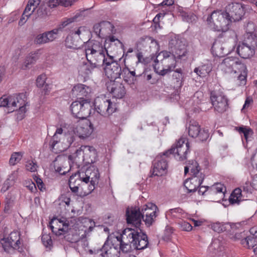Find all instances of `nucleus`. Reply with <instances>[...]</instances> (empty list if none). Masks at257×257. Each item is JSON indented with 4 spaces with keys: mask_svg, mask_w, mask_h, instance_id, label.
Wrapping results in <instances>:
<instances>
[{
    "mask_svg": "<svg viewBox=\"0 0 257 257\" xmlns=\"http://www.w3.org/2000/svg\"><path fill=\"white\" fill-rule=\"evenodd\" d=\"M170 51H162L157 55V60L162 61L169 72L176 66V63L187 59L188 51L186 40L178 36L172 38L169 41Z\"/></svg>",
    "mask_w": 257,
    "mask_h": 257,
    "instance_id": "1",
    "label": "nucleus"
},
{
    "mask_svg": "<svg viewBox=\"0 0 257 257\" xmlns=\"http://www.w3.org/2000/svg\"><path fill=\"white\" fill-rule=\"evenodd\" d=\"M85 56L87 61L90 63L91 70L95 68L104 65L107 59V52L106 45L104 46L96 41H88L84 45Z\"/></svg>",
    "mask_w": 257,
    "mask_h": 257,
    "instance_id": "2",
    "label": "nucleus"
},
{
    "mask_svg": "<svg viewBox=\"0 0 257 257\" xmlns=\"http://www.w3.org/2000/svg\"><path fill=\"white\" fill-rule=\"evenodd\" d=\"M26 95L23 93L14 94L8 97L0 98V107H6L9 113L12 112L19 108L20 113H25L26 109Z\"/></svg>",
    "mask_w": 257,
    "mask_h": 257,
    "instance_id": "3",
    "label": "nucleus"
},
{
    "mask_svg": "<svg viewBox=\"0 0 257 257\" xmlns=\"http://www.w3.org/2000/svg\"><path fill=\"white\" fill-rule=\"evenodd\" d=\"M123 238L126 237V239L133 246L138 250L144 249L149 244L147 235L142 232L140 228L132 229L127 228L123 230Z\"/></svg>",
    "mask_w": 257,
    "mask_h": 257,
    "instance_id": "4",
    "label": "nucleus"
},
{
    "mask_svg": "<svg viewBox=\"0 0 257 257\" xmlns=\"http://www.w3.org/2000/svg\"><path fill=\"white\" fill-rule=\"evenodd\" d=\"M93 104L96 111L105 117L112 114L117 109L116 103L103 95L96 97Z\"/></svg>",
    "mask_w": 257,
    "mask_h": 257,
    "instance_id": "5",
    "label": "nucleus"
},
{
    "mask_svg": "<svg viewBox=\"0 0 257 257\" xmlns=\"http://www.w3.org/2000/svg\"><path fill=\"white\" fill-rule=\"evenodd\" d=\"M225 12L214 11L207 19V22L210 27L218 31H225L228 29L230 22L226 16Z\"/></svg>",
    "mask_w": 257,
    "mask_h": 257,
    "instance_id": "6",
    "label": "nucleus"
},
{
    "mask_svg": "<svg viewBox=\"0 0 257 257\" xmlns=\"http://www.w3.org/2000/svg\"><path fill=\"white\" fill-rule=\"evenodd\" d=\"M189 148L188 140L182 137L167 152H168V154H174L176 160L182 161L186 159Z\"/></svg>",
    "mask_w": 257,
    "mask_h": 257,
    "instance_id": "7",
    "label": "nucleus"
},
{
    "mask_svg": "<svg viewBox=\"0 0 257 257\" xmlns=\"http://www.w3.org/2000/svg\"><path fill=\"white\" fill-rule=\"evenodd\" d=\"M168 152H165L157 156L153 162V169L151 172L153 176H162L167 172Z\"/></svg>",
    "mask_w": 257,
    "mask_h": 257,
    "instance_id": "8",
    "label": "nucleus"
},
{
    "mask_svg": "<svg viewBox=\"0 0 257 257\" xmlns=\"http://www.w3.org/2000/svg\"><path fill=\"white\" fill-rule=\"evenodd\" d=\"M91 106L87 100H83L81 101H75L70 106V109L74 116L85 119L89 116L91 113Z\"/></svg>",
    "mask_w": 257,
    "mask_h": 257,
    "instance_id": "9",
    "label": "nucleus"
},
{
    "mask_svg": "<svg viewBox=\"0 0 257 257\" xmlns=\"http://www.w3.org/2000/svg\"><path fill=\"white\" fill-rule=\"evenodd\" d=\"M219 68L225 74H235L237 69H244L245 65L236 57H227L219 65Z\"/></svg>",
    "mask_w": 257,
    "mask_h": 257,
    "instance_id": "10",
    "label": "nucleus"
},
{
    "mask_svg": "<svg viewBox=\"0 0 257 257\" xmlns=\"http://www.w3.org/2000/svg\"><path fill=\"white\" fill-rule=\"evenodd\" d=\"M2 244L5 251L8 253L19 250L21 245L20 233L18 231L12 232L7 238H4L2 240Z\"/></svg>",
    "mask_w": 257,
    "mask_h": 257,
    "instance_id": "11",
    "label": "nucleus"
},
{
    "mask_svg": "<svg viewBox=\"0 0 257 257\" xmlns=\"http://www.w3.org/2000/svg\"><path fill=\"white\" fill-rule=\"evenodd\" d=\"M104 64L105 74L110 80H115L119 78L121 73V68L120 65L115 62L112 56L107 54V59Z\"/></svg>",
    "mask_w": 257,
    "mask_h": 257,
    "instance_id": "12",
    "label": "nucleus"
},
{
    "mask_svg": "<svg viewBox=\"0 0 257 257\" xmlns=\"http://www.w3.org/2000/svg\"><path fill=\"white\" fill-rule=\"evenodd\" d=\"M158 210L157 206L152 203H148L142 207V219L147 226H150L155 222Z\"/></svg>",
    "mask_w": 257,
    "mask_h": 257,
    "instance_id": "13",
    "label": "nucleus"
},
{
    "mask_svg": "<svg viewBox=\"0 0 257 257\" xmlns=\"http://www.w3.org/2000/svg\"><path fill=\"white\" fill-rule=\"evenodd\" d=\"M225 15L230 23L233 20L238 21L244 14V8L239 3L229 4L225 8Z\"/></svg>",
    "mask_w": 257,
    "mask_h": 257,
    "instance_id": "14",
    "label": "nucleus"
},
{
    "mask_svg": "<svg viewBox=\"0 0 257 257\" xmlns=\"http://www.w3.org/2000/svg\"><path fill=\"white\" fill-rule=\"evenodd\" d=\"M94 177L91 178L90 184H88L90 177L86 176L83 178V181L80 187L78 190L76 195L84 197L90 194L95 189V186L98 184L99 175L97 173H94Z\"/></svg>",
    "mask_w": 257,
    "mask_h": 257,
    "instance_id": "15",
    "label": "nucleus"
},
{
    "mask_svg": "<svg viewBox=\"0 0 257 257\" xmlns=\"http://www.w3.org/2000/svg\"><path fill=\"white\" fill-rule=\"evenodd\" d=\"M76 157L82 155V159L86 163L91 164L95 162L97 152L95 148L90 146H81L75 151Z\"/></svg>",
    "mask_w": 257,
    "mask_h": 257,
    "instance_id": "16",
    "label": "nucleus"
},
{
    "mask_svg": "<svg viewBox=\"0 0 257 257\" xmlns=\"http://www.w3.org/2000/svg\"><path fill=\"white\" fill-rule=\"evenodd\" d=\"M126 219L127 223L134 227L132 229L140 228L142 221V209L136 207L127 208L126 210Z\"/></svg>",
    "mask_w": 257,
    "mask_h": 257,
    "instance_id": "17",
    "label": "nucleus"
},
{
    "mask_svg": "<svg viewBox=\"0 0 257 257\" xmlns=\"http://www.w3.org/2000/svg\"><path fill=\"white\" fill-rule=\"evenodd\" d=\"M101 32L100 38L105 39V44L107 43L110 44L114 43L115 45H121V42L113 36H110L113 33V26L112 24L109 22L103 21L101 22Z\"/></svg>",
    "mask_w": 257,
    "mask_h": 257,
    "instance_id": "18",
    "label": "nucleus"
},
{
    "mask_svg": "<svg viewBox=\"0 0 257 257\" xmlns=\"http://www.w3.org/2000/svg\"><path fill=\"white\" fill-rule=\"evenodd\" d=\"M189 136L192 138H197L198 140L203 142L209 138L208 130H201L199 123L195 120H191L188 127Z\"/></svg>",
    "mask_w": 257,
    "mask_h": 257,
    "instance_id": "19",
    "label": "nucleus"
},
{
    "mask_svg": "<svg viewBox=\"0 0 257 257\" xmlns=\"http://www.w3.org/2000/svg\"><path fill=\"white\" fill-rule=\"evenodd\" d=\"M210 99L215 110L218 112L222 113L227 108V99L222 93L212 92Z\"/></svg>",
    "mask_w": 257,
    "mask_h": 257,
    "instance_id": "20",
    "label": "nucleus"
},
{
    "mask_svg": "<svg viewBox=\"0 0 257 257\" xmlns=\"http://www.w3.org/2000/svg\"><path fill=\"white\" fill-rule=\"evenodd\" d=\"M113 97L122 98L126 93L125 87L123 84L115 80H110L107 86Z\"/></svg>",
    "mask_w": 257,
    "mask_h": 257,
    "instance_id": "21",
    "label": "nucleus"
},
{
    "mask_svg": "<svg viewBox=\"0 0 257 257\" xmlns=\"http://www.w3.org/2000/svg\"><path fill=\"white\" fill-rule=\"evenodd\" d=\"M225 191V187L221 183H217L209 187L208 195L212 197L214 201L219 202L224 197Z\"/></svg>",
    "mask_w": 257,
    "mask_h": 257,
    "instance_id": "22",
    "label": "nucleus"
},
{
    "mask_svg": "<svg viewBox=\"0 0 257 257\" xmlns=\"http://www.w3.org/2000/svg\"><path fill=\"white\" fill-rule=\"evenodd\" d=\"M93 131V127L90 122L80 123L74 130V134L79 138L85 139L89 137Z\"/></svg>",
    "mask_w": 257,
    "mask_h": 257,
    "instance_id": "23",
    "label": "nucleus"
},
{
    "mask_svg": "<svg viewBox=\"0 0 257 257\" xmlns=\"http://www.w3.org/2000/svg\"><path fill=\"white\" fill-rule=\"evenodd\" d=\"M204 178V175L200 174L199 176H192L191 178L186 180L184 183L185 187L188 192H194L201 185Z\"/></svg>",
    "mask_w": 257,
    "mask_h": 257,
    "instance_id": "24",
    "label": "nucleus"
},
{
    "mask_svg": "<svg viewBox=\"0 0 257 257\" xmlns=\"http://www.w3.org/2000/svg\"><path fill=\"white\" fill-rule=\"evenodd\" d=\"M49 227L56 235H60L62 232L67 230L68 223L61 219L54 218L49 222Z\"/></svg>",
    "mask_w": 257,
    "mask_h": 257,
    "instance_id": "25",
    "label": "nucleus"
},
{
    "mask_svg": "<svg viewBox=\"0 0 257 257\" xmlns=\"http://www.w3.org/2000/svg\"><path fill=\"white\" fill-rule=\"evenodd\" d=\"M91 92V88L83 84L79 83L74 85L71 90V95L73 97L83 99L87 97Z\"/></svg>",
    "mask_w": 257,
    "mask_h": 257,
    "instance_id": "26",
    "label": "nucleus"
},
{
    "mask_svg": "<svg viewBox=\"0 0 257 257\" xmlns=\"http://www.w3.org/2000/svg\"><path fill=\"white\" fill-rule=\"evenodd\" d=\"M67 161L65 157L57 156L53 161V165L55 171L61 175H65L69 170L67 167Z\"/></svg>",
    "mask_w": 257,
    "mask_h": 257,
    "instance_id": "27",
    "label": "nucleus"
},
{
    "mask_svg": "<svg viewBox=\"0 0 257 257\" xmlns=\"http://www.w3.org/2000/svg\"><path fill=\"white\" fill-rule=\"evenodd\" d=\"M236 51L240 57L247 59L254 54L255 49L242 42L238 45Z\"/></svg>",
    "mask_w": 257,
    "mask_h": 257,
    "instance_id": "28",
    "label": "nucleus"
},
{
    "mask_svg": "<svg viewBox=\"0 0 257 257\" xmlns=\"http://www.w3.org/2000/svg\"><path fill=\"white\" fill-rule=\"evenodd\" d=\"M84 177H81L79 174H75L70 177L69 180V188L74 194H76L78 192L79 188L80 187Z\"/></svg>",
    "mask_w": 257,
    "mask_h": 257,
    "instance_id": "29",
    "label": "nucleus"
},
{
    "mask_svg": "<svg viewBox=\"0 0 257 257\" xmlns=\"http://www.w3.org/2000/svg\"><path fill=\"white\" fill-rule=\"evenodd\" d=\"M236 225L230 223L215 222L211 224V228L215 232L220 233L224 231H231V229H236Z\"/></svg>",
    "mask_w": 257,
    "mask_h": 257,
    "instance_id": "30",
    "label": "nucleus"
},
{
    "mask_svg": "<svg viewBox=\"0 0 257 257\" xmlns=\"http://www.w3.org/2000/svg\"><path fill=\"white\" fill-rule=\"evenodd\" d=\"M63 144L65 148H73L78 147L79 144L78 141V138L74 134H65L63 140Z\"/></svg>",
    "mask_w": 257,
    "mask_h": 257,
    "instance_id": "31",
    "label": "nucleus"
},
{
    "mask_svg": "<svg viewBox=\"0 0 257 257\" xmlns=\"http://www.w3.org/2000/svg\"><path fill=\"white\" fill-rule=\"evenodd\" d=\"M212 69V64L210 63H207L195 68L194 72L200 77H205L211 72Z\"/></svg>",
    "mask_w": 257,
    "mask_h": 257,
    "instance_id": "32",
    "label": "nucleus"
},
{
    "mask_svg": "<svg viewBox=\"0 0 257 257\" xmlns=\"http://www.w3.org/2000/svg\"><path fill=\"white\" fill-rule=\"evenodd\" d=\"M199 166L195 161H192L191 163H189L188 165L185 167L184 173L186 174L190 171L191 175L192 176H199L200 174Z\"/></svg>",
    "mask_w": 257,
    "mask_h": 257,
    "instance_id": "33",
    "label": "nucleus"
},
{
    "mask_svg": "<svg viewBox=\"0 0 257 257\" xmlns=\"http://www.w3.org/2000/svg\"><path fill=\"white\" fill-rule=\"evenodd\" d=\"M123 231L122 233L119 236L116 237V240L119 242V245L120 249L123 252H127L130 250L131 242H129L126 239V237L123 238Z\"/></svg>",
    "mask_w": 257,
    "mask_h": 257,
    "instance_id": "34",
    "label": "nucleus"
},
{
    "mask_svg": "<svg viewBox=\"0 0 257 257\" xmlns=\"http://www.w3.org/2000/svg\"><path fill=\"white\" fill-rule=\"evenodd\" d=\"M242 43L255 49L257 48V36L256 34L245 33Z\"/></svg>",
    "mask_w": 257,
    "mask_h": 257,
    "instance_id": "35",
    "label": "nucleus"
},
{
    "mask_svg": "<svg viewBox=\"0 0 257 257\" xmlns=\"http://www.w3.org/2000/svg\"><path fill=\"white\" fill-rule=\"evenodd\" d=\"M116 248L112 247L108 241H105L102 247L100 249V255L102 257H112V252H116Z\"/></svg>",
    "mask_w": 257,
    "mask_h": 257,
    "instance_id": "36",
    "label": "nucleus"
},
{
    "mask_svg": "<svg viewBox=\"0 0 257 257\" xmlns=\"http://www.w3.org/2000/svg\"><path fill=\"white\" fill-rule=\"evenodd\" d=\"M154 68L155 71L160 75L164 76L169 73L167 67H165L162 61L158 60L157 56L154 61Z\"/></svg>",
    "mask_w": 257,
    "mask_h": 257,
    "instance_id": "37",
    "label": "nucleus"
},
{
    "mask_svg": "<svg viewBox=\"0 0 257 257\" xmlns=\"http://www.w3.org/2000/svg\"><path fill=\"white\" fill-rule=\"evenodd\" d=\"M235 130L240 134H243L244 139L246 140V142L250 140V139L252 138V136L253 135V131L250 127L242 125L239 127H236Z\"/></svg>",
    "mask_w": 257,
    "mask_h": 257,
    "instance_id": "38",
    "label": "nucleus"
},
{
    "mask_svg": "<svg viewBox=\"0 0 257 257\" xmlns=\"http://www.w3.org/2000/svg\"><path fill=\"white\" fill-rule=\"evenodd\" d=\"M173 78L175 86L180 88L183 85L184 78L182 70L181 68H178L175 70L173 74Z\"/></svg>",
    "mask_w": 257,
    "mask_h": 257,
    "instance_id": "39",
    "label": "nucleus"
},
{
    "mask_svg": "<svg viewBox=\"0 0 257 257\" xmlns=\"http://www.w3.org/2000/svg\"><path fill=\"white\" fill-rule=\"evenodd\" d=\"M236 229H231V231H228V233L229 235V237L234 241L240 240L241 243V240L243 239L245 236L244 232L237 231V228L239 226H240V224L237 223Z\"/></svg>",
    "mask_w": 257,
    "mask_h": 257,
    "instance_id": "40",
    "label": "nucleus"
},
{
    "mask_svg": "<svg viewBox=\"0 0 257 257\" xmlns=\"http://www.w3.org/2000/svg\"><path fill=\"white\" fill-rule=\"evenodd\" d=\"M242 191L240 188H236L231 194L229 201L230 204H239L242 199Z\"/></svg>",
    "mask_w": 257,
    "mask_h": 257,
    "instance_id": "41",
    "label": "nucleus"
},
{
    "mask_svg": "<svg viewBox=\"0 0 257 257\" xmlns=\"http://www.w3.org/2000/svg\"><path fill=\"white\" fill-rule=\"evenodd\" d=\"M241 244L248 248L253 247L257 245V240L254 237L253 234H250L241 240Z\"/></svg>",
    "mask_w": 257,
    "mask_h": 257,
    "instance_id": "42",
    "label": "nucleus"
},
{
    "mask_svg": "<svg viewBox=\"0 0 257 257\" xmlns=\"http://www.w3.org/2000/svg\"><path fill=\"white\" fill-rule=\"evenodd\" d=\"M74 36L72 35L67 37L65 40V45L67 47L76 49L79 47L81 41H79V40L74 41Z\"/></svg>",
    "mask_w": 257,
    "mask_h": 257,
    "instance_id": "43",
    "label": "nucleus"
},
{
    "mask_svg": "<svg viewBox=\"0 0 257 257\" xmlns=\"http://www.w3.org/2000/svg\"><path fill=\"white\" fill-rule=\"evenodd\" d=\"M87 33H88V30L86 26H80L73 30L71 32L72 35L74 36V37H76V38H77L78 37L77 40H79V41L81 39V36H83Z\"/></svg>",
    "mask_w": 257,
    "mask_h": 257,
    "instance_id": "44",
    "label": "nucleus"
},
{
    "mask_svg": "<svg viewBox=\"0 0 257 257\" xmlns=\"http://www.w3.org/2000/svg\"><path fill=\"white\" fill-rule=\"evenodd\" d=\"M40 55L38 52L31 53L26 58L25 62V66L28 67L29 65L35 63L39 58Z\"/></svg>",
    "mask_w": 257,
    "mask_h": 257,
    "instance_id": "45",
    "label": "nucleus"
},
{
    "mask_svg": "<svg viewBox=\"0 0 257 257\" xmlns=\"http://www.w3.org/2000/svg\"><path fill=\"white\" fill-rule=\"evenodd\" d=\"M59 32L55 28L51 31L45 32V35L48 43H51L56 40L58 36Z\"/></svg>",
    "mask_w": 257,
    "mask_h": 257,
    "instance_id": "46",
    "label": "nucleus"
},
{
    "mask_svg": "<svg viewBox=\"0 0 257 257\" xmlns=\"http://www.w3.org/2000/svg\"><path fill=\"white\" fill-rule=\"evenodd\" d=\"M236 73H239L237 76V79L239 80L240 85H244L246 84L247 77V69L245 65L244 69H237Z\"/></svg>",
    "mask_w": 257,
    "mask_h": 257,
    "instance_id": "47",
    "label": "nucleus"
},
{
    "mask_svg": "<svg viewBox=\"0 0 257 257\" xmlns=\"http://www.w3.org/2000/svg\"><path fill=\"white\" fill-rule=\"evenodd\" d=\"M123 72L124 73V74H126V72H127V75H130V77H132V78L130 79H127V78H124V81L128 84H134L135 81L136 80L137 77L135 71H130L128 68H126L123 70Z\"/></svg>",
    "mask_w": 257,
    "mask_h": 257,
    "instance_id": "48",
    "label": "nucleus"
},
{
    "mask_svg": "<svg viewBox=\"0 0 257 257\" xmlns=\"http://www.w3.org/2000/svg\"><path fill=\"white\" fill-rule=\"evenodd\" d=\"M34 42L39 45L48 43L45 32L37 35L34 40Z\"/></svg>",
    "mask_w": 257,
    "mask_h": 257,
    "instance_id": "49",
    "label": "nucleus"
},
{
    "mask_svg": "<svg viewBox=\"0 0 257 257\" xmlns=\"http://www.w3.org/2000/svg\"><path fill=\"white\" fill-rule=\"evenodd\" d=\"M22 158V154L21 152L14 153L11 157L9 162L10 165H15L19 162Z\"/></svg>",
    "mask_w": 257,
    "mask_h": 257,
    "instance_id": "50",
    "label": "nucleus"
},
{
    "mask_svg": "<svg viewBox=\"0 0 257 257\" xmlns=\"http://www.w3.org/2000/svg\"><path fill=\"white\" fill-rule=\"evenodd\" d=\"M86 10H82L75 14V15L72 17L74 22L80 21L84 19L87 16Z\"/></svg>",
    "mask_w": 257,
    "mask_h": 257,
    "instance_id": "51",
    "label": "nucleus"
},
{
    "mask_svg": "<svg viewBox=\"0 0 257 257\" xmlns=\"http://www.w3.org/2000/svg\"><path fill=\"white\" fill-rule=\"evenodd\" d=\"M73 22H74L72 17L70 18H66L61 23L60 25H58L56 29H58L59 32L62 31L65 27Z\"/></svg>",
    "mask_w": 257,
    "mask_h": 257,
    "instance_id": "52",
    "label": "nucleus"
},
{
    "mask_svg": "<svg viewBox=\"0 0 257 257\" xmlns=\"http://www.w3.org/2000/svg\"><path fill=\"white\" fill-rule=\"evenodd\" d=\"M42 241L43 244L46 247L51 246L52 244V240L50 235L48 234H44L42 236Z\"/></svg>",
    "mask_w": 257,
    "mask_h": 257,
    "instance_id": "53",
    "label": "nucleus"
},
{
    "mask_svg": "<svg viewBox=\"0 0 257 257\" xmlns=\"http://www.w3.org/2000/svg\"><path fill=\"white\" fill-rule=\"evenodd\" d=\"M37 164L33 161H28L26 165L27 170L32 172H35L37 170Z\"/></svg>",
    "mask_w": 257,
    "mask_h": 257,
    "instance_id": "54",
    "label": "nucleus"
},
{
    "mask_svg": "<svg viewBox=\"0 0 257 257\" xmlns=\"http://www.w3.org/2000/svg\"><path fill=\"white\" fill-rule=\"evenodd\" d=\"M46 76L45 74H41L39 75L36 80L37 86L39 87H43L44 85L46 83Z\"/></svg>",
    "mask_w": 257,
    "mask_h": 257,
    "instance_id": "55",
    "label": "nucleus"
},
{
    "mask_svg": "<svg viewBox=\"0 0 257 257\" xmlns=\"http://www.w3.org/2000/svg\"><path fill=\"white\" fill-rule=\"evenodd\" d=\"M183 210L180 208H176L169 210V213L174 217L180 218L182 216Z\"/></svg>",
    "mask_w": 257,
    "mask_h": 257,
    "instance_id": "56",
    "label": "nucleus"
},
{
    "mask_svg": "<svg viewBox=\"0 0 257 257\" xmlns=\"http://www.w3.org/2000/svg\"><path fill=\"white\" fill-rule=\"evenodd\" d=\"M178 224L180 225L182 230H183L189 231L192 229L191 224L185 221L182 220L180 221Z\"/></svg>",
    "mask_w": 257,
    "mask_h": 257,
    "instance_id": "57",
    "label": "nucleus"
},
{
    "mask_svg": "<svg viewBox=\"0 0 257 257\" xmlns=\"http://www.w3.org/2000/svg\"><path fill=\"white\" fill-rule=\"evenodd\" d=\"M60 142V139H58L57 136L54 135L50 141L49 146L52 151H55L56 149L55 146Z\"/></svg>",
    "mask_w": 257,
    "mask_h": 257,
    "instance_id": "58",
    "label": "nucleus"
},
{
    "mask_svg": "<svg viewBox=\"0 0 257 257\" xmlns=\"http://www.w3.org/2000/svg\"><path fill=\"white\" fill-rule=\"evenodd\" d=\"M255 25L252 22H249L247 24L245 27V33H248L250 34H255Z\"/></svg>",
    "mask_w": 257,
    "mask_h": 257,
    "instance_id": "59",
    "label": "nucleus"
},
{
    "mask_svg": "<svg viewBox=\"0 0 257 257\" xmlns=\"http://www.w3.org/2000/svg\"><path fill=\"white\" fill-rule=\"evenodd\" d=\"M69 235L70 236L71 234H69ZM71 235V238H70V237H68V238L70 239V241H71V242H77L79 241L81 238L79 234L76 231L74 233L72 232Z\"/></svg>",
    "mask_w": 257,
    "mask_h": 257,
    "instance_id": "60",
    "label": "nucleus"
},
{
    "mask_svg": "<svg viewBox=\"0 0 257 257\" xmlns=\"http://www.w3.org/2000/svg\"><path fill=\"white\" fill-rule=\"evenodd\" d=\"M101 22L96 24L93 26V31L94 33L100 38L101 32Z\"/></svg>",
    "mask_w": 257,
    "mask_h": 257,
    "instance_id": "61",
    "label": "nucleus"
},
{
    "mask_svg": "<svg viewBox=\"0 0 257 257\" xmlns=\"http://www.w3.org/2000/svg\"><path fill=\"white\" fill-rule=\"evenodd\" d=\"M78 0H60V6L68 7L73 5Z\"/></svg>",
    "mask_w": 257,
    "mask_h": 257,
    "instance_id": "62",
    "label": "nucleus"
},
{
    "mask_svg": "<svg viewBox=\"0 0 257 257\" xmlns=\"http://www.w3.org/2000/svg\"><path fill=\"white\" fill-rule=\"evenodd\" d=\"M35 10V8L30 6H29V5L27 4L23 13H24L25 15H27V16H31Z\"/></svg>",
    "mask_w": 257,
    "mask_h": 257,
    "instance_id": "63",
    "label": "nucleus"
},
{
    "mask_svg": "<svg viewBox=\"0 0 257 257\" xmlns=\"http://www.w3.org/2000/svg\"><path fill=\"white\" fill-rule=\"evenodd\" d=\"M30 16H27L26 14L25 15L24 13H23L19 22V25L21 26L24 25Z\"/></svg>",
    "mask_w": 257,
    "mask_h": 257,
    "instance_id": "64",
    "label": "nucleus"
}]
</instances>
